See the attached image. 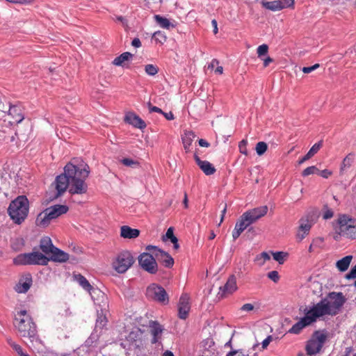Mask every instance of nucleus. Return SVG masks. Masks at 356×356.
<instances>
[{
	"label": "nucleus",
	"instance_id": "1",
	"mask_svg": "<svg viewBox=\"0 0 356 356\" xmlns=\"http://www.w3.org/2000/svg\"><path fill=\"white\" fill-rule=\"evenodd\" d=\"M90 174L89 165L81 161L77 164L71 162L64 167L63 173L58 175L52 186L54 185L56 192L49 194V200L52 202L63 195L68 188L71 195H82L88 191L86 179Z\"/></svg>",
	"mask_w": 356,
	"mask_h": 356
},
{
	"label": "nucleus",
	"instance_id": "2",
	"mask_svg": "<svg viewBox=\"0 0 356 356\" xmlns=\"http://www.w3.org/2000/svg\"><path fill=\"white\" fill-rule=\"evenodd\" d=\"M332 299H334V292H330L327 297L322 299L312 307H305L303 309L305 316L289 329V332L298 334L303 328L316 322L321 317L332 314L334 308Z\"/></svg>",
	"mask_w": 356,
	"mask_h": 356
},
{
	"label": "nucleus",
	"instance_id": "3",
	"mask_svg": "<svg viewBox=\"0 0 356 356\" xmlns=\"http://www.w3.org/2000/svg\"><path fill=\"white\" fill-rule=\"evenodd\" d=\"M14 326L22 337L27 338L31 343L32 347L40 353L39 345L42 343L38 339L37 327L32 318L26 310L17 313L14 320Z\"/></svg>",
	"mask_w": 356,
	"mask_h": 356
},
{
	"label": "nucleus",
	"instance_id": "4",
	"mask_svg": "<svg viewBox=\"0 0 356 356\" xmlns=\"http://www.w3.org/2000/svg\"><path fill=\"white\" fill-rule=\"evenodd\" d=\"M29 211V201L26 195H19L12 200L8 208V213L13 222L21 225L27 218Z\"/></svg>",
	"mask_w": 356,
	"mask_h": 356
},
{
	"label": "nucleus",
	"instance_id": "5",
	"mask_svg": "<svg viewBox=\"0 0 356 356\" xmlns=\"http://www.w3.org/2000/svg\"><path fill=\"white\" fill-rule=\"evenodd\" d=\"M320 216L318 209L314 207L307 211L306 214L299 220V227L296 238L301 241L309 233L312 227L316 223Z\"/></svg>",
	"mask_w": 356,
	"mask_h": 356
},
{
	"label": "nucleus",
	"instance_id": "6",
	"mask_svg": "<svg viewBox=\"0 0 356 356\" xmlns=\"http://www.w3.org/2000/svg\"><path fill=\"white\" fill-rule=\"evenodd\" d=\"M68 210L69 207L66 205L56 204L51 206L38 215L35 223L38 226L46 227L49 225L51 220L66 213Z\"/></svg>",
	"mask_w": 356,
	"mask_h": 356
},
{
	"label": "nucleus",
	"instance_id": "7",
	"mask_svg": "<svg viewBox=\"0 0 356 356\" xmlns=\"http://www.w3.org/2000/svg\"><path fill=\"white\" fill-rule=\"evenodd\" d=\"M328 338L329 334L325 330L314 332L311 339L307 343L305 347L307 354L312 356L319 353Z\"/></svg>",
	"mask_w": 356,
	"mask_h": 356
},
{
	"label": "nucleus",
	"instance_id": "8",
	"mask_svg": "<svg viewBox=\"0 0 356 356\" xmlns=\"http://www.w3.org/2000/svg\"><path fill=\"white\" fill-rule=\"evenodd\" d=\"M15 265H41L48 264V259L41 252H32L29 253L19 254L14 259Z\"/></svg>",
	"mask_w": 356,
	"mask_h": 356
},
{
	"label": "nucleus",
	"instance_id": "9",
	"mask_svg": "<svg viewBox=\"0 0 356 356\" xmlns=\"http://www.w3.org/2000/svg\"><path fill=\"white\" fill-rule=\"evenodd\" d=\"M152 248H156V245H148L145 248V252L138 257L139 267H158L156 262V250Z\"/></svg>",
	"mask_w": 356,
	"mask_h": 356
},
{
	"label": "nucleus",
	"instance_id": "10",
	"mask_svg": "<svg viewBox=\"0 0 356 356\" xmlns=\"http://www.w3.org/2000/svg\"><path fill=\"white\" fill-rule=\"evenodd\" d=\"M129 349L138 353L144 346V332L138 328L133 330L127 337Z\"/></svg>",
	"mask_w": 356,
	"mask_h": 356
},
{
	"label": "nucleus",
	"instance_id": "11",
	"mask_svg": "<svg viewBox=\"0 0 356 356\" xmlns=\"http://www.w3.org/2000/svg\"><path fill=\"white\" fill-rule=\"evenodd\" d=\"M147 296L164 305L169 302V297L165 289L155 284L147 287Z\"/></svg>",
	"mask_w": 356,
	"mask_h": 356
},
{
	"label": "nucleus",
	"instance_id": "12",
	"mask_svg": "<svg viewBox=\"0 0 356 356\" xmlns=\"http://www.w3.org/2000/svg\"><path fill=\"white\" fill-rule=\"evenodd\" d=\"M45 257L48 259V262L49 261H52L54 262L63 263L67 261H70V263L71 264H77V259L74 257L70 258V255L67 252L58 248L56 246L54 247L51 252L49 254V255Z\"/></svg>",
	"mask_w": 356,
	"mask_h": 356
},
{
	"label": "nucleus",
	"instance_id": "13",
	"mask_svg": "<svg viewBox=\"0 0 356 356\" xmlns=\"http://www.w3.org/2000/svg\"><path fill=\"white\" fill-rule=\"evenodd\" d=\"M135 262L132 253L127 250L121 251L116 257L113 267H131Z\"/></svg>",
	"mask_w": 356,
	"mask_h": 356
},
{
	"label": "nucleus",
	"instance_id": "14",
	"mask_svg": "<svg viewBox=\"0 0 356 356\" xmlns=\"http://www.w3.org/2000/svg\"><path fill=\"white\" fill-rule=\"evenodd\" d=\"M294 0L261 1V4L264 8L274 12L281 10L286 8H290L294 5Z\"/></svg>",
	"mask_w": 356,
	"mask_h": 356
},
{
	"label": "nucleus",
	"instance_id": "15",
	"mask_svg": "<svg viewBox=\"0 0 356 356\" xmlns=\"http://www.w3.org/2000/svg\"><path fill=\"white\" fill-rule=\"evenodd\" d=\"M237 289L236 278L234 275H231L223 286L220 287L218 293V298L222 299L227 296L232 294Z\"/></svg>",
	"mask_w": 356,
	"mask_h": 356
},
{
	"label": "nucleus",
	"instance_id": "16",
	"mask_svg": "<svg viewBox=\"0 0 356 356\" xmlns=\"http://www.w3.org/2000/svg\"><path fill=\"white\" fill-rule=\"evenodd\" d=\"M191 309L190 297L187 293H183L178 303V316L185 320L188 318Z\"/></svg>",
	"mask_w": 356,
	"mask_h": 356
},
{
	"label": "nucleus",
	"instance_id": "17",
	"mask_svg": "<svg viewBox=\"0 0 356 356\" xmlns=\"http://www.w3.org/2000/svg\"><path fill=\"white\" fill-rule=\"evenodd\" d=\"M152 250H156V262L164 266L165 267H172L174 265V259L167 252L160 249L159 247L152 248Z\"/></svg>",
	"mask_w": 356,
	"mask_h": 356
},
{
	"label": "nucleus",
	"instance_id": "18",
	"mask_svg": "<svg viewBox=\"0 0 356 356\" xmlns=\"http://www.w3.org/2000/svg\"><path fill=\"white\" fill-rule=\"evenodd\" d=\"M125 122L131 124L136 128L140 129H144L146 127V123L145 121L141 119L138 115H136L134 113H128L124 117Z\"/></svg>",
	"mask_w": 356,
	"mask_h": 356
},
{
	"label": "nucleus",
	"instance_id": "19",
	"mask_svg": "<svg viewBox=\"0 0 356 356\" xmlns=\"http://www.w3.org/2000/svg\"><path fill=\"white\" fill-rule=\"evenodd\" d=\"M32 285V277L30 274L25 275L19 279L18 283L15 286V290L19 293H26Z\"/></svg>",
	"mask_w": 356,
	"mask_h": 356
},
{
	"label": "nucleus",
	"instance_id": "20",
	"mask_svg": "<svg viewBox=\"0 0 356 356\" xmlns=\"http://www.w3.org/2000/svg\"><path fill=\"white\" fill-rule=\"evenodd\" d=\"M194 159L197 165L206 175H211L216 172L215 167L210 162L201 160L196 154H194Z\"/></svg>",
	"mask_w": 356,
	"mask_h": 356
},
{
	"label": "nucleus",
	"instance_id": "21",
	"mask_svg": "<svg viewBox=\"0 0 356 356\" xmlns=\"http://www.w3.org/2000/svg\"><path fill=\"white\" fill-rule=\"evenodd\" d=\"M8 115L12 117L13 120V123H19L24 118L22 107L19 105H10Z\"/></svg>",
	"mask_w": 356,
	"mask_h": 356
},
{
	"label": "nucleus",
	"instance_id": "22",
	"mask_svg": "<svg viewBox=\"0 0 356 356\" xmlns=\"http://www.w3.org/2000/svg\"><path fill=\"white\" fill-rule=\"evenodd\" d=\"M149 327L151 334L153 336L152 343H156L161 339V336L163 330V326L157 321H151Z\"/></svg>",
	"mask_w": 356,
	"mask_h": 356
},
{
	"label": "nucleus",
	"instance_id": "23",
	"mask_svg": "<svg viewBox=\"0 0 356 356\" xmlns=\"http://www.w3.org/2000/svg\"><path fill=\"white\" fill-rule=\"evenodd\" d=\"M140 235V230L131 228L127 225H123L120 228V236L124 238L133 239Z\"/></svg>",
	"mask_w": 356,
	"mask_h": 356
},
{
	"label": "nucleus",
	"instance_id": "24",
	"mask_svg": "<svg viewBox=\"0 0 356 356\" xmlns=\"http://www.w3.org/2000/svg\"><path fill=\"white\" fill-rule=\"evenodd\" d=\"M54 247L51 239L48 236L42 237L40 241V250L44 256H49Z\"/></svg>",
	"mask_w": 356,
	"mask_h": 356
},
{
	"label": "nucleus",
	"instance_id": "25",
	"mask_svg": "<svg viewBox=\"0 0 356 356\" xmlns=\"http://www.w3.org/2000/svg\"><path fill=\"white\" fill-rule=\"evenodd\" d=\"M337 222L339 225V230L337 232H341L344 229H347V227L351 228L352 225L356 223V220L343 215L339 217Z\"/></svg>",
	"mask_w": 356,
	"mask_h": 356
},
{
	"label": "nucleus",
	"instance_id": "26",
	"mask_svg": "<svg viewBox=\"0 0 356 356\" xmlns=\"http://www.w3.org/2000/svg\"><path fill=\"white\" fill-rule=\"evenodd\" d=\"M323 145V142L321 140L315 143L309 150V152L298 161L299 164L303 163L305 161L309 160L314 156L321 149Z\"/></svg>",
	"mask_w": 356,
	"mask_h": 356
},
{
	"label": "nucleus",
	"instance_id": "27",
	"mask_svg": "<svg viewBox=\"0 0 356 356\" xmlns=\"http://www.w3.org/2000/svg\"><path fill=\"white\" fill-rule=\"evenodd\" d=\"M74 280L76 281L79 284V285L88 292L90 293L92 290L94 291V289L92 286V285L89 283L86 278L81 275V274L74 275Z\"/></svg>",
	"mask_w": 356,
	"mask_h": 356
},
{
	"label": "nucleus",
	"instance_id": "28",
	"mask_svg": "<svg viewBox=\"0 0 356 356\" xmlns=\"http://www.w3.org/2000/svg\"><path fill=\"white\" fill-rule=\"evenodd\" d=\"M133 56L134 55L131 53L126 51L117 56L112 63L116 66H123L124 63L132 59Z\"/></svg>",
	"mask_w": 356,
	"mask_h": 356
},
{
	"label": "nucleus",
	"instance_id": "29",
	"mask_svg": "<svg viewBox=\"0 0 356 356\" xmlns=\"http://www.w3.org/2000/svg\"><path fill=\"white\" fill-rule=\"evenodd\" d=\"M195 134L193 131H188L185 133L184 136L182 137V143L186 152H189L190 146L191 145L193 139L195 138Z\"/></svg>",
	"mask_w": 356,
	"mask_h": 356
},
{
	"label": "nucleus",
	"instance_id": "30",
	"mask_svg": "<svg viewBox=\"0 0 356 356\" xmlns=\"http://www.w3.org/2000/svg\"><path fill=\"white\" fill-rule=\"evenodd\" d=\"M273 259L278 262L280 265H283L284 262L288 259L289 254L286 252L278 251L271 252Z\"/></svg>",
	"mask_w": 356,
	"mask_h": 356
},
{
	"label": "nucleus",
	"instance_id": "31",
	"mask_svg": "<svg viewBox=\"0 0 356 356\" xmlns=\"http://www.w3.org/2000/svg\"><path fill=\"white\" fill-rule=\"evenodd\" d=\"M248 211L256 218L257 220H259L267 213L268 207L262 206Z\"/></svg>",
	"mask_w": 356,
	"mask_h": 356
},
{
	"label": "nucleus",
	"instance_id": "32",
	"mask_svg": "<svg viewBox=\"0 0 356 356\" xmlns=\"http://www.w3.org/2000/svg\"><path fill=\"white\" fill-rule=\"evenodd\" d=\"M270 256L268 253L266 252H263L261 254H258L254 259V265L256 266H263L266 261H270Z\"/></svg>",
	"mask_w": 356,
	"mask_h": 356
},
{
	"label": "nucleus",
	"instance_id": "33",
	"mask_svg": "<svg viewBox=\"0 0 356 356\" xmlns=\"http://www.w3.org/2000/svg\"><path fill=\"white\" fill-rule=\"evenodd\" d=\"M154 19L162 28L169 29L170 26H174L167 18L159 15H154Z\"/></svg>",
	"mask_w": 356,
	"mask_h": 356
},
{
	"label": "nucleus",
	"instance_id": "34",
	"mask_svg": "<svg viewBox=\"0 0 356 356\" xmlns=\"http://www.w3.org/2000/svg\"><path fill=\"white\" fill-rule=\"evenodd\" d=\"M346 300V299L342 293H335V314L337 313V310L345 303Z\"/></svg>",
	"mask_w": 356,
	"mask_h": 356
},
{
	"label": "nucleus",
	"instance_id": "35",
	"mask_svg": "<svg viewBox=\"0 0 356 356\" xmlns=\"http://www.w3.org/2000/svg\"><path fill=\"white\" fill-rule=\"evenodd\" d=\"M241 217L248 226L253 224L257 220L256 218L249 211H247L246 212L243 213L242 216H241Z\"/></svg>",
	"mask_w": 356,
	"mask_h": 356
},
{
	"label": "nucleus",
	"instance_id": "36",
	"mask_svg": "<svg viewBox=\"0 0 356 356\" xmlns=\"http://www.w3.org/2000/svg\"><path fill=\"white\" fill-rule=\"evenodd\" d=\"M353 259V256L348 255L337 261L335 267H349V265Z\"/></svg>",
	"mask_w": 356,
	"mask_h": 356
},
{
	"label": "nucleus",
	"instance_id": "37",
	"mask_svg": "<svg viewBox=\"0 0 356 356\" xmlns=\"http://www.w3.org/2000/svg\"><path fill=\"white\" fill-rule=\"evenodd\" d=\"M353 159H354L353 154H349L348 155H347L343 160L341 167V172H343V170H346V168H349L351 165V164L353 161Z\"/></svg>",
	"mask_w": 356,
	"mask_h": 356
},
{
	"label": "nucleus",
	"instance_id": "38",
	"mask_svg": "<svg viewBox=\"0 0 356 356\" xmlns=\"http://www.w3.org/2000/svg\"><path fill=\"white\" fill-rule=\"evenodd\" d=\"M8 343L19 356H22L23 355L26 354V353L23 351V349L20 345L16 343L11 339H8Z\"/></svg>",
	"mask_w": 356,
	"mask_h": 356
},
{
	"label": "nucleus",
	"instance_id": "39",
	"mask_svg": "<svg viewBox=\"0 0 356 356\" xmlns=\"http://www.w3.org/2000/svg\"><path fill=\"white\" fill-rule=\"evenodd\" d=\"M267 149H268L267 144L263 141L257 143L256 145V147H255L257 154L259 156L263 155L266 152Z\"/></svg>",
	"mask_w": 356,
	"mask_h": 356
},
{
	"label": "nucleus",
	"instance_id": "40",
	"mask_svg": "<svg viewBox=\"0 0 356 356\" xmlns=\"http://www.w3.org/2000/svg\"><path fill=\"white\" fill-rule=\"evenodd\" d=\"M159 67L152 64L145 65V71L149 76H154L159 72Z\"/></svg>",
	"mask_w": 356,
	"mask_h": 356
},
{
	"label": "nucleus",
	"instance_id": "41",
	"mask_svg": "<svg viewBox=\"0 0 356 356\" xmlns=\"http://www.w3.org/2000/svg\"><path fill=\"white\" fill-rule=\"evenodd\" d=\"M152 38L158 43L163 44L166 41V36L165 34L160 31H156L152 35Z\"/></svg>",
	"mask_w": 356,
	"mask_h": 356
},
{
	"label": "nucleus",
	"instance_id": "42",
	"mask_svg": "<svg viewBox=\"0 0 356 356\" xmlns=\"http://www.w3.org/2000/svg\"><path fill=\"white\" fill-rule=\"evenodd\" d=\"M323 211V218L325 220L330 219L334 216V212L331 209H329L328 205L325 204L322 209Z\"/></svg>",
	"mask_w": 356,
	"mask_h": 356
},
{
	"label": "nucleus",
	"instance_id": "43",
	"mask_svg": "<svg viewBox=\"0 0 356 356\" xmlns=\"http://www.w3.org/2000/svg\"><path fill=\"white\" fill-rule=\"evenodd\" d=\"M121 163L128 167L135 168L139 165V162L129 158H124L121 160Z\"/></svg>",
	"mask_w": 356,
	"mask_h": 356
},
{
	"label": "nucleus",
	"instance_id": "44",
	"mask_svg": "<svg viewBox=\"0 0 356 356\" xmlns=\"http://www.w3.org/2000/svg\"><path fill=\"white\" fill-rule=\"evenodd\" d=\"M319 170L314 165L307 167L302 172V176L307 177L310 175L316 174Z\"/></svg>",
	"mask_w": 356,
	"mask_h": 356
},
{
	"label": "nucleus",
	"instance_id": "45",
	"mask_svg": "<svg viewBox=\"0 0 356 356\" xmlns=\"http://www.w3.org/2000/svg\"><path fill=\"white\" fill-rule=\"evenodd\" d=\"M249 226L246 224V222H245V221L243 220L241 217H240L238 221L236 222L234 228L235 229H237L242 233Z\"/></svg>",
	"mask_w": 356,
	"mask_h": 356
},
{
	"label": "nucleus",
	"instance_id": "46",
	"mask_svg": "<svg viewBox=\"0 0 356 356\" xmlns=\"http://www.w3.org/2000/svg\"><path fill=\"white\" fill-rule=\"evenodd\" d=\"M268 51V46L266 44H263L258 47L257 52L259 57L266 55Z\"/></svg>",
	"mask_w": 356,
	"mask_h": 356
},
{
	"label": "nucleus",
	"instance_id": "47",
	"mask_svg": "<svg viewBox=\"0 0 356 356\" xmlns=\"http://www.w3.org/2000/svg\"><path fill=\"white\" fill-rule=\"evenodd\" d=\"M248 141L245 139L242 140L238 144L239 151L241 154L248 155L247 149Z\"/></svg>",
	"mask_w": 356,
	"mask_h": 356
},
{
	"label": "nucleus",
	"instance_id": "48",
	"mask_svg": "<svg viewBox=\"0 0 356 356\" xmlns=\"http://www.w3.org/2000/svg\"><path fill=\"white\" fill-rule=\"evenodd\" d=\"M38 353L39 354L42 353L41 356H69V355H67V354H64V353L58 354L57 353L50 351V350H45V351L40 350V353Z\"/></svg>",
	"mask_w": 356,
	"mask_h": 356
},
{
	"label": "nucleus",
	"instance_id": "49",
	"mask_svg": "<svg viewBox=\"0 0 356 356\" xmlns=\"http://www.w3.org/2000/svg\"><path fill=\"white\" fill-rule=\"evenodd\" d=\"M268 277L273 280L274 282H277L280 280V275L277 271L273 270L268 273Z\"/></svg>",
	"mask_w": 356,
	"mask_h": 356
},
{
	"label": "nucleus",
	"instance_id": "50",
	"mask_svg": "<svg viewBox=\"0 0 356 356\" xmlns=\"http://www.w3.org/2000/svg\"><path fill=\"white\" fill-rule=\"evenodd\" d=\"M106 322L105 316H99L96 321V327L103 328L106 325Z\"/></svg>",
	"mask_w": 356,
	"mask_h": 356
},
{
	"label": "nucleus",
	"instance_id": "51",
	"mask_svg": "<svg viewBox=\"0 0 356 356\" xmlns=\"http://www.w3.org/2000/svg\"><path fill=\"white\" fill-rule=\"evenodd\" d=\"M319 66H320L319 64L316 63L310 67H303L302 69V71L305 74H309V73L313 72L314 70H316L317 68H318Z\"/></svg>",
	"mask_w": 356,
	"mask_h": 356
},
{
	"label": "nucleus",
	"instance_id": "52",
	"mask_svg": "<svg viewBox=\"0 0 356 356\" xmlns=\"http://www.w3.org/2000/svg\"><path fill=\"white\" fill-rule=\"evenodd\" d=\"M174 236V229L172 227H170L168 229L165 235L163 236V240L171 239Z\"/></svg>",
	"mask_w": 356,
	"mask_h": 356
},
{
	"label": "nucleus",
	"instance_id": "53",
	"mask_svg": "<svg viewBox=\"0 0 356 356\" xmlns=\"http://www.w3.org/2000/svg\"><path fill=\"white\" fill-rule=\"evenodd\" d=\"M226 356H247L243 351L240 350H232L229 352Z\"/></svg>",
	"mask_w": 356,
	"mask_h": 356
},
{
	"label": "nucleus",
	"instance_id": "54",
	"mask_svg": "<svg viewBox=\"0 0 356 356\" xmlns=\"http://www.w3.org/2000/svg\"><path fill=\"white\" fill-rule=\"evenodd\" d=\"M317 174H318L323 178H327L332 174V172L328 170H319V172H318Z\"/></svg>",
	"mask_w": 356,
	"mask_h": 356
},
{
	"label": "nucleus",
	"instance_id": "55",
	"mask_svg": "<svg viewBox=\"0 0 356 356\" xmlns=\"http://www.w3.org/2000/svg\"><path fill=\"white\" fill-rule=\"evenodd\" d=\"M241 309L242 311L250 312L254 309V306L250 303H246L241 307Z\"/></svg>",
	"mask_w": 356,
	"mask_h": 356
},
{
	"label": "nucleus",
	"instance_id": "56",
	"mask_svg": "<svg viewBox=\"0 0 356 356\" xmlns=\"http://www.w3.org/2000/svg\"><path fill=\"white\" fill-rule=\"evenodd\" d=\"M271 341H272V336L270 335L262 341V343H261L262 348L266 349Z\"/></svg>",
	"mask_w": 356,
	"mask_h": 356
},
{
	"label": "nucleus",
	"instance_id": "57",
	"mask_svg": "<svg viewBox=\"0 0 356 356\" xmlns=\"http://www.w3.org/2000/svg\"><path fill=\"white\" fill-rule=\"evenodd\" d=\"M128 268H114L113 272H111L112 275H117L118 274L124 273Z\"/></svg>",
	"mask_w": 356,
	"mask_h": 356
},
{
	"label": "nucleus",
	"instance_id": "58",
	"mask_svg": "<svg viewBox=\"0 0 356 356\" xmlns=\"http://www.w3.org/2000/svg\"><path fill=\"white\" fill-rule=\"evenodd\" d=\"M6 1L11 2V3H21V4L29 3L32 1H33V0H6Z\"/></svg>",
	"mask_w": 356,
	"mask_h": 356
},
{
	"label": "nucleus",
	"instance_id": "59",
	"mask_svg": "<svg viewBox=\"0 0 356 356\" xmlns=\"http://www.w3.org/2000/svg\"><path fill=\"white\" fill-rule=\"evenodd\" d=\"M131 45L136 48L141 47V42L140 39L138 38H135L131 42Z\"/></svg>",
	"mask_w": 356,
	"mask_h": 356
},
{
	"label": "nucleus",
	"instance_id": "60",
	"mask_svg": "<svg viewBox=\"0 0 356 356\" xmlns=\"http://www.w3.org/2000/svg\"><path fill=\"white\" fill-rule=\"evenodd\" d=\"M347 279H355L356 278V268H352L351 271L346 275Z\"/></svg>",
	"mask_w": 356,
	"mask_h": 356
},
{
	"label": "nucleus",
	"instance_id": "61",
	"mask_svg": "<svg viewBox=\"0 0 356 356\" xmlns=\"http://www.w3.org/2000/svg\"><path fill=\"white\" fill-rule=\"evenodd\" d=\"M165 118L166 120H174L175 117H174V115L173 113L170 111L169 113H165V112H163V113H161Z\"/></svg>",
	"mask_w": 356,
	"mask_h": 356
},
{
	"label": "nucleus",
	"instance_id": "62",
	"mask_svg": "<svg viewBox=\"0 0 356 356\" xmlns=\"http://www.w3.org/2000/svg\"><path fill=\"white\" fill-rule=\"evenodd\" d=\"M199 145L201 147H208L210 146V143L204 139H200L198 140Z\"/></svg>",
	"mask_w": 356,
	"mask_h": 356
},
{
	"label": "nucleus",
	"instance_id": "63",
	"mask_svg": "<svg viewBox=\"0 0 356 356\" xmlns=\"http://www.w3.org/2000/svg\"><path fill=\"white\" fill-rule=\"evenodd\" d=\"M323 242V239L322 238H316L312 242L313 245L315 247L320 246Z\"/></svg>",
	"mask_w": 356,
	"mask_h": 356
},
{
	"label": "nucleus",
	"instance_id": "64",
	"mask_svg": "<svg viewBox=\"0 0 356 356\" xmlns=\"http://www.w3.org/2000/svg\"><path fill=\"white\" fill-rule=\"evenodd\" d=\"M241 234V232L234 229L232 232V237L234 241L236 240L240 236Z\"/></svg>",
	"mask_w": 356,
	"mask_h": 356
}]
</instances>
